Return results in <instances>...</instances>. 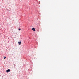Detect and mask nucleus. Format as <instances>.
Masks as SVG:
<instances>
[{"mask_svg":"<svg viewBox=\"0 0 79 79\" xmlns=\"http://www.w3.org/2000/svg\"><path fill=\"white\" fill-rule=\"evenodd\" d=\"M10 69H8L6 70V73H8L9 72H10Z\"/></svg>","mask_w":79,"mask_h":79,"instance_id":"nucleus-1","label":"nucleus"},{"mask_svg":"<svg viewBox=\"0 0 79 79\" xmlns=\"http://www.w3.org/2000/svg\"><path fill=\"white\" fill-rule=\"evenodd\" d=\"M32 30H33V31H35V28H33L32 29Z\"/></svg>","mask_w":79,"mask_h":79,"instance_id":"nucleus-2","label":"nucleus"},{"mask_svg":"<svg viewBox=\"0 0 79 79\" xmlns=\"http://www.w3.org/2000/svg\"><path fill=\"white\" fill-rule=\"evenodd\" d=\"M19 45H21V41H19L18 42Z\"/></svg>","mask_w":79,"mask_h":79,"instance_id":"nucleus-3","label":"nucleus"},{"mask_svg":"<svg viewBox=\"0 0 79 79\" xmlns=\"http://www.w3.org/2000/svg\"><path fill=\"white\" fill-rule=\"evenodd\" d=\"M5 58H6V57H5L4 58V60H5Z\"/></svg>","mask_w":79,"mask_h":79,"instance_id":"nucleus-4","label":"nucleus"},{"mask_svg":"<svg viewBox=\"0 0 79 79\" xmlns=\"http://www.w3.org/2000/svg\"><path fill=\"white\" fill-rule=\"evenodd\" d=\"M19 31H21V29L19 28Z\"/></svg>","mask_w":79,"mask_h":79,"instance_id":"nucleus-5","label":"nucleus"}]
</instances>
